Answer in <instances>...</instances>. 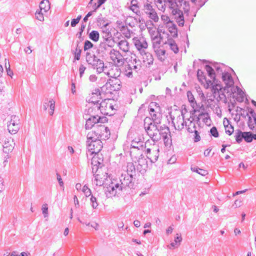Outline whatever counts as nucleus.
Wrapping results in <instances>:
<instances>
[{
  "mask_svg": "<svg viewBox=\"0 0 256 256\" xmlns=\"http://www.w3.org/2000/svg\"><path fill=\"white\" fill-rule=\"evenodd\" d=\"M86 70V67L84 64H81L80 66L79 70H78L80 77V78L82 77Z\"/></svg>",
  "mask_w": 256,
  "mask_h": 256,
  "instance_id": "obj_58",
  "label": "nucleus"
},
{
  "mask_svg": "<svg viewBox=\"0 0 256 256\" xmlns=\"http://www.w3.org/2000/svg\"><path fill=\"white\" fill-rule=\"evenodd\" d=\"M205 68L207 72L208 76L210 77V78L212 79V80H206V76L204 74V72L200 70H198L197 72L198 78L199 80V81H200L202 82H205L206 84V88H208V87L210 86L212 88V86H213L212 85L213 84H209V82H210V83H213V82H214H214L218 81L220 84V82H219L218 80H216L215 78V74L214 72V69L212 66H210L208 65H206Z\"/></svg>",
  "mask_w": 256,
  "mask_h": 256,
  "instance_id": "obj_6",
  "label": "nucleus"
},
{
  "mask_svg": "<svg viewBox=\"0 0 256 256\" xmlns=\"http://www.w3.org/2000/svg\"><path fill=\"white\" fill-rule=\"evenodd\" d=\"M12 140L10 138H6L4 142L2 144L3 152L4 153L8 154L10 152H12L13 150L14 146L12 144Z\"/></svg>",
  "mask_w": 256,
  "mask_h": 256,
  "instance_id": "obj_25",
  "label": "nucleus"
},
{
  "mask_svg": "<svg viewBox=\"0 0 256 256\" xmlns=\"http://www.w3.org/2000/svg\"><path fill=\"white\" fill-rule=\"evenodd\" d=\"M180 122L178 121L176 124L178 126V130H181L184 128V126H185L187 130L189 132L193 133L194 131L196 130V123L194 120V118L193 116H190L186 120H184V117L179 116L178 118Z\"/></svg>",
  "mask_w": 256,
  "mask_h": 256,
  "instance_id": "obj_9",
  "label": "nucleus"
},
{
  "mask_svg": "<svg viewBox=\"0 0 256 256\" xmlns=\"http://www.w3.org/2000/svg\"><path fill=\"white\" fill-rule=\"evenodd\" d=\"M106 74L109 77L113 78L114 79L117 78L120 75V69L116 66L114 68H111L108 70H106Z\"/></svg>",
  "mask_w": 256,
  "mask_h": 256,
  "instance_id": "obj_23",
  "label": "nucleus"
},
{
  "mask_svg": "<svg viewBox=\"0 0 256 256\" xmlns=\"http://www.w3.org/2000/svg\"><path fill=\"white\" fill-rule=\"evenodd\" d=\"M200 118H202L204 120V122L205 123H207L208 120L209 118L208 114V113L202 112L199 115V116L196 118H197L196 120L198 122L200 120Z\"/></svg>",
  "mask_w": 256,
  "mask_h": 256,
  "instance_id": "obj_49",
  "label": "nucleus"
},
{
  "mask_svg": "<svg viewBox=\"0 0 256 256\" xmlns=\"http://www.w3.org/2000/svg\"><path fill=\"white\" fill-rule=\"evenodd\" d=\"M36 17L37 20L40 21L42 22L44 20V14L42 12L36 11Z\"/></svg>",
  "mask_w": 256,
  "mask_h": 256,
  "instance_id": "obj_53",
  "label": "nucleus"
},
{
  "mask_svg": "<svg viewBox=\"0 0 256 256\" xmlns=\"http://www.w3.org/2000/svg\"><path fill=\"white\" fill-rule=\"evenodd\" d=\"M155 52L158 58L162 62L164 61L165 58V50L160 48H158L155 50Z\"/></svg>",
  "mask_w": 256,
  "mask_h": 256,
  "instance_id": "obj_36",
  "label": "nucleus"
},
{
  "mask_svg": "<svg viewBox=\"0 0 256 256\" xmlns=\"http://www.w3.org/2000/svg\"><path fill=\"white\" fill-rule=\"evenodd\" d=\"M244 132H242L240 130H237L236 131L234 137H235L236 142L240 144L242 142V140L244 138Z\"/></svg>",
  "mask_w": 256,
  "mask_h": 256,
  "instance_id": "obj_40",
  "label": "nucleus"
},
{
  "mask_svg": "<svg viewBox=\"0 0 256 256\" xmlns=\"http://www.w3.org/2000/svg\"><path fill=\"white\" fill-rule=\"evenodd\" d=\"M161 19L164 22L167 24L168 25V23L172 22L170 20V18L166 15H162Z\"/></svg>",
  "mask_w": 256,
  "mask_h": 256,
  "instance_id": "obj_61",
  "label": "nucleus"
},
{
  "mask_svg": "<svg viewBox=\"0 0 256 256\" xmlns=\"http://www.w3.org/2000/svg\"><path fill=\"white\" fill-rule=\"evenodd\" d=\"M214 72L215 74V78L222 77V81L226 86H232L234 84V80L231 74L226 71L227 68L224 64L221 63H216L214 64Z\"/></svg>",
  "mask_w": 256,
  "mask_h": 256,
  "instance_id": "obj_4",
  "label": "nucleus"
},
{
  "mask_svg": "<svg viewBox=\"0 0 256 256\" xmlns=\"http://www.w3.org/2000/svg\"><path fill=\"white\" fill-rule=\"evenodd\" d=\"M101 100L100 92L99 89H96L88 99V103L98 104Z\"/></svg>",
  "mask_w": 256,
  "mask_h": 256,
  "instance_id": "obj_22",
  "label": "nucleus"
},
{
  "mask_svg": "<svg viewBox=\"0 0 256 256\" xmlns=\"http://www.w3.org/2000/svg\"><path fill=\"white\" fill-rule=\"evenodd\" d=\"M86 106L88 108L84 111L86 116L88 115L92 116L101 117L99 116L100 112V108L98 107V104L88 103Z\"/></svg>",
  "mask_w": 256,
  "mask_h": 256,
  "instance_id": "obj_14",
  "label": "nucleus"
},
{
  "mask_svg": "<svg viewBox=\"0 0 256 256\" xmlns=\"http://www.w3.org/2000/svg\"><path fill=\"white\" fill-rule=\"evenodd\" d=\"M210 132L211 134L214 138H218V132L215 126H213L210 130Z\"/></svg>",
  "mask_w": 256,
  "mask_h": 256,
  "instance_id": "obj_59",
  "label": "nucleus"
},
{
  "mask_svg": "<svg viewBox=\"0 0 256 256\" xmlns=\"http://www.w3.org/2000/svg\"><path fill=\"white\" fill-rule=\"evenodd\" d=\"M119 48L124 52H130V46L129 42L125 39L120 40L117 44Z\"/></svg>",
  "mask_w": 256,
  "mask_h": 256,
  "instance_id": "obj_27",
  "label": "nucleus"
},
{
  "mask_svg": "<svg viewBox=\"0 0 256 256\" xmlns=\"http://www.w3.org/2000/svg\"><path fill=\"white\" fill-rule=\"evenodd\" d=\"M227 123L228 124H226V122L224 121V122L226 132L228 135H231L234 131V127L231 124L229 125L228 120H227Z\"/></svg>",
  "mask_w": 256,
  "mask_h": 256,
  "instance_id": "obj_42",
  "label": "nucleus"
},
{
  "mask_svg": "<svg viewBox=\"0 0 256 256\" xmlns=\"http://www.w3.org/2000/svg\"><path fill=\"white\" fill-rule=\"evenodd\" d=\"M209 84H213L212 86V94L214 98H220V100L226 98L225 93L228 94V96H231L232 94H236L239 96V99L240 101H242L244 98V92L238 86H234V84L232 86H226L222 88L221 84L218 82H214Z\"/></svg>",
  "mask_w": 256,
  "mask_h": 256,
  "instance_id": "obj_3",
  "label": "nucleus"
},
{
  "mask_svg": "<svg viewBox=\"0 0 256 256\" xmlns=\"http://www.w3.org/2000/svg\"><path fill=\"white\" fill-rule=\"evenodd\" d=\"M154 22L151 20H150L146 22V26L149 32H151V31H154Z\"/></svg>",
  "mask_w": 256,
  "mask_h": 256,
  "instance_id": "obj_47",
  "label": "nucleus"
},
{
  "mask_svg": "<svg viewBox=\"0 0 256 256\" xmlns=\"http://www.w3.org/2000/svg\"><path fill=\"white\" fill-rule=\"evenodd\" d=\"M155 4L159 10L164 12L167 5L172 10L178 24L180 26L184 25V16L182 10V4L186 6V2L183 0H156Z\"/></svg>",
  "mask_w": 256,
  "mask_h": 256,
  "instance_id": "obj_2",
  "label": "nucleus"
},
{
  "mask_svg": "<svg viewBox=\"0 0 256 256\" xmlns=\"http://www.w3.org/2000/svg\"><path fill=\"white\" fill-rule=\"evenodd\" d=\"M144 142L142 140L141 138H135L132 141L131 148H130V154L133 156V154L135 150H137L138 152H142V150L144 148Z\"/></svg>",
  "mask_w": 256,
  "mask_h": 256,
  "instance_id": "obj_18",
  "label": "nucleus"
},
{
  "mask_svg": "<svg viewBox=\"0 0 256 256\" xmlns=\"http://www.w3.org/2000/svg\"><path fill=\"white\" fill-rule=\"evenodd\" d=\"M152 38L154 48H160L159 46L160 44L161 38L160 36H156Z\"/></svg>",
  "mask_w": 256,
  "mask_h": 256,
  "instance_id": "obj_41",
  "label": "nucleus"
},
{
  "mask_svg": "<svg viewBox=\"0 0 256 256\" xmlns=\"http://www.w3.org/2000/svg\"><path fill=\"white\" fill-rule=\"evenodd\" d=\"M71 82H72L71 90H72V92L73 94H74L76 92V79H75L74 80L72 79Z\"/></svg>",
  "mask_w": 256,
  "mask_h": 256,
  "instance_id": "obj_63",
  "label": "nucleus"
},
{
  "mask_svg": "<svg viewBox=\"0 0 256 256\" xmlns=\"http://www.w3.org/2000/svg\"><path fill=\"white\" fill-rule=\"evenodd\" d=\"M82 18V16H78L76 18H74L72 20L71 22V26L72 27H74L80 22V20Z\"/></svg>",
  "mask_w": 256,
  "mask_h": 256,
  "instance_id": "obj_57",
  "label": "nucleus"
},
{
  "mask_svg": "<svg viewBox=\"0 0 256 256\" xmlns=\"http://www.w3.org/2000/svg\"><path fill=\"white\" fill-rule=\"evenodd\" d=\"M167 26L171 36L174 38L178 36V30L176 25L172 22H170L168 23V25Z\"/></svg>",
  "mask_w": 256,
  "mask_h": 256,
  "instance_id": "obj_33",
  "label": "nucleus"
},
{
  "mask_svg": "<svg viewBox=\"0 0 256 256\" xmlns=\"http://www.w3.org/2000/svg\"><path fill=\"white\" fill-rule=\"evenodd\" d=\"M40 9L41 12H47L50 9L48 0H42L40 4Z\"/></svg>",
  "mask_w": 256,
  "mask_h": 256,
  "instance_id": "obj_30",
  "label": "nucleus"
},
{
  "mask_svg": "<svg viewBox=\"0 0 256 256\" xmlns=\"http://www.w3.org/2000/svg\"><path fill=\"white\" fill-rule=\"evenodd\" d=\"M130 9L132 10L134 13H135L138 16L140 15V6L138 4L137 5H132L130 7Z\"/></svg>",
  "mask_w": 256,
  "mask_h": 256,
  "instance_id": "obj_46",
  "label": "nucleus"
},
{
  "mask_svg": "<svg viewBox=\"0 0 256 256\" xmlns=\"http://www.w3.org/2000/svg\"><path fill=\"white\" fill-rule=\"evenodd\" d=\"M42 210L44 218L48 217V206L47 204H44L42 206Z\"/></svg>",
  "mask_w": 256,
  "mask_h": 256,
  "instance_id": "obj_50",
  "label": "nucleus"
},
{
  "mask_svg": "<svg viewBox=\"0 0 256 256\" xmlns=\"http://www.w3.org/2000/svg\"><path fill=\"white\" fill-rule=\"evenodd\" d=\"M82 191L86 197L90 196L92 194L91 190L86 185L83 186Z\"/></svg>",
  "mask_w": 256,
  "mask_h": 256,
  "instance_id": "obj_52",
  "label": "nucleus"
},
{
  "mask_svg": "<svg viewBox=\"0 0 256 256\" xmlns=\"http://www.w3.org/2000/svg\"><path fill=\"white\" fill-rule=\"evenodd\" d=\"M158 124L155 120H152L147 118L144 120V128L148 134L152 138V142H158L160 139Z\"/></svg>",
  "mask_w": 256,
  "mask_h": 256,
  "instance_id": "obj_5",
  "label": "nucleus"
},
{
  "mask_svg": "<svg viewBox=\"0 0 256 256\" xmlns=\"http://www.w3.org/2000/svg\"><path fill=\"white\" fill-rule=\"evenodd\" d=\"M148 110L150 112V114L152 118V120H155V122L157 124H160V120L158 116H160V108H156L155 109H154L152 108H148Z\"/></svg>",
  "mask_w": 256,
  "mask_h": 256,
  "instance_id": "obj_24",
  "label": "nucleus"
},
{
  "mask_svg": "<svg viewBox=\"0 0 256 256\" xmlns=\"http://www.w3.org/2000/svg\"><path fill=\"white\" fill-rule=\"evenodd\" d=\"M133 42L140 53L144 52L148 48V43L144 37H134L133 38Z\"/></svg>",
  "mask_w": 256,
  "mask_h": 256,
  "instance_id": "obj_15",
  "label": "nucleus"
},
{
  "mask_svg": "<svg viewBox=\"0 0 256 256\" xmlns=\"http://www.w3.org/2000/svg\"><path fill=\"white\" fill-rule=\"evenodd\" d=\"M112 38H110V42L104 41V42L101 43V44H100V47L103 48L104 49H106V46H109L110 48L112 47L113 42H112Z\"/></svg>",
  "mask_w": 256,
  "mask_h": 256,
  "instance_id": "obj_55",
  "label": "nucleus"
},
{
  "mask_svg": "<svg viewBox=\"0 0 256 256\" xmlns=\"http://www.w3.org/2000/svg\"><path fill=\"white\" fill-rule=\"evenodd\" d=\"M144 146L147 158L152 162H155L159 156L160 150L158 146L155 144L154 142L151 144L148 141L145 142Z\"/></svg>",
  "mask_w": 256,
  "mask_h": 256,
  "instance_id": "obj_7",
  "label": "nucleus"
},
{
  "mask_svg": "<svg viewBox=\"0 0 256 256\" xmlns=\"http://www.w3.org/2000/svg\"><path fill=\"white\" fill-rule=\"evenodd\" d=\"M244 139L247 142H250L253 140V134L251 132H244Z\"/></svg>",
  "mask_w": 256,
  "mask_h": 256,
  "instance_id": "obj_44",
  "label": "nucleus"
},
{
  "mask_svg": "<svg viewBox=\"0 0 256 256\" xmlns=\"http://www.w3.org/2000/svg\"><path fill=\"white\" fill-rule=\"evenodd\" d=\"M191 170L192 171L196 172L203 176H206L208 174L206 170L200 168L198 167H192Z\"/></svg>",
  "mask_w": 256,
  "mask_h": 256,
  "instance_id": "obj_45",
  "label": "nucleus"
},
{
  "mask_svg": "<svg viewBox=\"0 0 256 256\" xmlns=\"http://www.w3.org/2000/svg\"><path fill=\"white\" fill-rule=\"evenodd\" d=\"M120 30L124 36L128 38H130L131 34H133V32L129 30L126 26H122Z\"/></svg>",
  "mask_w": 256,
  "mask_h": 256,
  "instance_id": "obj_37",
  "label": "nucleus"
},
{
  "mask_svg": "<svg viewBox=\"0 0 256 256\" xmlns=\"http://www.w3.org/2000/svg\"><path fill=\"white\" fill-rule=\"evenodd\" d=\"M96 154L93 156L92 160V164L94 166H96V168H98L99 167H101L102 162V160L100 158L98 160V156H96Z\"/></svg>",
  "mask_w": 256,
  "mask_h": 256,
  "instance_id": "obj_38",
  "label": "nucleus"
},
{
  "mask_svg": "<svg viewBox=\"0 0 256 256\" xmlns=\"http://www.w3.org/2000/svg\"><path fill=\"white\" fill-rule=\"evenodd\" d=\"M104 130H108V127H106L104 125L100 124L96 126H94V130L96 134L99 138H102V135L104 134Z\"/></svg>",
  "mask_w": 256,
  "mask_h": 256,
  "instance_id": "obj_29",
  "label": "nucleus"
},
{
  "mask_svg": "<svg viewBox=\"0 0 256 256\" xmlns=\"http://www.w3.org/2000/svg\"><path fill=\"white\" fill-rule=\"evenodd\" d=\"M90 200L92 208L94 209L96 208L98 206V203L97 202L96 198L93 196H92Z\"/></svg>",
  "mask_w": 256,
  "mask_h": 256,
  "instance_id": "obj_51",
  "label": "nucleus"
},
{
  "mask_svg": "<svg viewBox=\"0 0 256 256\" xmlns=\"http://www.w3.org/2000/svg\"><path fill=\"white\" fill-rule=\"evenodd\" d=\"M166 44H168L170 50H172L175 54H176L178 52V48L172 39H168V42L165 43Z\"/></svg>",
  "mask_w": 256,
  "mask_h": 256,
  "instance_id": "obj_31",
  "label": "nucleus"
},
{
  "mask_svg": "<svg viewBox=\"0 0 256 256\" xmlns=\"http://www.w3.org/2000/svg\"><path fill=\"white\" fill-rule=\"evenodd\" d=\"M95 131L92 130L91 132H90L87 134V141L86 142H92L96 140H98L100 139L99 137L98 136Z\"/></svg>",
  "mask_w": 256,
  "mask_h": 256,
  "instance_id": "obj_34",
  "label": "nucleus"
},
{
  "mask_svg": "<svg viewBox=\"0 0 256 256\" xmlns=\"http://www.w3.org/2000/svg\"><path fill=\"white\" fill-rule=\"evenodd\" d=\"M141 68L140 62L136 58L131 60L128 64L125 66V75L130 78L132 76V70L138 72Z\"/></svg>",
  "mask_w": 256,
  "mask_h": 256,
  "instance_id": "obj_11",
  "label": "nucleus"
},
{
  "mask_svg": "<svg viewBox=\"0 0 256 256\" xmlns=\"http://www.w3.org/2000/svg\"><path fill=\"white\" fill-rule=\"evenodd\" d=\"M126 172H124V174H132V176H134L135 174V166L132 162H128L126 167Z\"/></svg>",
  "mask_w": 256,
  "mask_h": 256,
  "instance_id": "obj_35",
  "label": "nucleus"
},
{
  "mask_svg": "<svg viewBox=\"0 0 256 256\" xmlns=\"http://www.w3.org/2000/svg\"><path fill=\"white\" fill-rule=\"evenodd\" d=\"M110 100H102L100 103H98V107H100V114L104 115H108L109 114L108 108L112 107V105L111 104H108V102Z\"/></svg>",
  "mask_w": 256,
  "mask_h": 256,
  "instance_id": "obj_20",
  "label": "nucleus"
},
{
  "mask_svg": "<svg viewBox=\"0 0 256 256\" xmlns=\"http://www.w3.org/2000/svg\"><path fill=\"white\" fill-rule=\"evenodd\" d=\"M187 96H188L189 102L191 104V106L193 108H194L196 104V103L195 100L191 92L188 91L187 92Z\"/></svg>",
  "mask_w": 256,
  "mask_h": 256,
  "instance_id": "obj_43",
  "label": "nucleus"
},
{
  "mask_svg": "<svg viewBox=\"0 0 256 256\" xmlns=\"http://www.w3.org/2000/svg\"><path fill=\"white\" fill-rule=\"evenodd\" d=\"M50 110H48V114L52 116L54 114L55 108V102L53 100H50Z\"/></svg>",
  "mask_w": 256,
  "mask_h": 256,
  "instance_id": "obj_48",
  "label": "nucleus"
},
{
  "mask_svg": "<svg viewBox=\"0 0 256 256\" xmlns=\"http://www.w3.org/2000/svg\"><path fill=\"white\" fill-rule=\"evenodd\" d=\"M102 24L103 26L102 28V38L104 39V41L110 42V38H112V34L110 30L107 28L108 23H103Z\"/></svg>",
  "mask_w": 256,
  "mask_h": 256,
  "instance_id": "obj_21",
  "label": "nucleus"
},
{
  "mask_svg": "<svg viewBox=\"0 0 256 256\" xmlns=\"http://www.w3.org/2000/svg\"><path fill=\"white\" fill-rule=\"evenodd\" d=\"M138 154H140V156L138 159L136 158V161L135 162V163L136 164L138 170L142 174L147 170L148 162L142 152H140Z\"/></svg>",
  "mask_w": 256,
  "mask_h": 256,
  "instance_id": "obj_17",
  "label": "nucleus"
},
{
  "mask_svg": "<svg viewBox=\"0 0 256 256\" xmlns=\"http://www.w3.org/2000/svg\"><path fill=\"white\" fill-rule=\"evenodd\" d=\"M142 56V62L145 64H152L154 62V58L152 54L146 51L144 52L140 53Z\"/></svg>",
  "mask_w": 256,
  "mask_h": 256,
  "instance_id": "obj_26",
  "label": "nucleus"
},
{
  "mask_svg": "<svg viewBox=\"0 0 256 256\" xmlns=\"http://www.w3.org/2000/svg\"><path fill=\"white\" fill-rule=\"evenodd\" d=\"M86 123L85 124V128L86 130L90 129L92 128H94L96 126H94L95 124L98 123H104L106 120V117H98V116H90V118H87Z\"/></svg>",
  "mask_w": 256,
  "mask_h": 256,
  "instance_id": "obj_16",
  "label": "nucleus"
},
{
  "mask_svg": "<svg viewBox=\"0 0 256 256\" xmlns=\"http://www.w3.org/2000/svg\"><path fill=\"white\" fill-rule=\"evenodd\" d=\"M99 178H100L99 174H96L94 176V183L96 186H101L104 184V183H103V182L102 180H99Z\"/></svg>",
  "mask_w": 256,
  "mask_h": 256,
  "instance_id": "obj_54",
  "label": "nucleus"
},
{
  "mask_svg": "<svg viewBox=\"0 0 256 256\" xmlns=\"http://www.w3.org/2000/svg\"><path fill=\"white\" fill-rule=\"evenodd\" d=\"M154 0H144V2L143 8H146L149 6L150 7L152 6V4Z\"/></svg>",
  "mask_w": 256,
  "mask_h": 256,
  "instance_id": "obj_60",
  "label": "nucleus"
},
{
  "mask_svg": "<svg viewBox=\"0 0 256 256\" xmlns=\"http://www.w3.org/2000/svg\"><path fill=\"white\" fill-rule=\"evenodd\" d=\"M194 142H199L200 140V136L199 132L197 130H196V131H194Z\"/></svg>",
  "mask_w": 256,
  "mask_h": 256,
  "instance_id": "obj_62",
  "label": "nucleus"
},
{
  "mask_svg": "<svg viewBox=\"0 0 256 256\" xmlns=\"http://www.w3.org/2000/svg\"><path fill=\"white\" fill-rule=\"evenodd\" d=\"M160 108V106L158 104L155 102H151L148 106V108H152L154 109H155L156 108Z\"/></svg>",
  "mask_w": 256,
  "mask_h": 256,
  "instance_id": "obj_64",
  "label": "nucleus"
},
{
  "mask_svg": "<svg viewBox=\"0 0 256 256\" xmlns=\"http://www.w3.org/2000/svg\"><path fill=\"white\" fill-rule=\"evenodd\" d=\"M86 60L89 64L92 65V68L96 70L98 74L102 72L104 73L108 69L106 66H104L103 60L98 58L95 55L87 54Z\"/></svg>",
  "mask_w": 256,
  "mask_h": 256,
  "instance_id": "obj_8",
  "label": "nucleus"
},
{
  "mask_svg": "<svg viewBox=\"0 0 256 256\" xmlns=\"http://www.w3.org/2000/svg\"><path fill=\"white\" fill-rule=\"evenodd\" d=\"M20 119L18 116H12L8 123V130L11 134H16L20 128Z\"/></svg>",
  "mask_w": 256,
  "mask_h": 256,
  "instance_id": "obj_12",
  "label": "nucleus"
},
{
  "mask_svg": "<svg viewBox=\"0 0 256 256\" xmlns=\"http://www.w3.org/2000/svg\"><path fill=\"white\" fill-rule=\"evenodd\" d=\"M134 186L133 176L132 174L122 173L119 180H114L108 184L104 186V192L107 198H112L120 194L127 187L132 188Z\"/></svg>",
  "mask_w": 256,
  "mask_h": 256,
  "instance_id": "obj_1",
  "label": "nucleus"
},
{
  "mask_svg": "<svg viewBox=\"0 0 256 256\" xmlns=\"http://www.w3.org/2000/svg\"><path fill=\"white\" fill-rule=\"evenodd\" d=\"M89 38L94 42H97L100 38L99 32L96 30H92L89 34Z\"/></svg>",
  "mask_w": 256,
  "mask_h": 256,
  "instance_id": "obj_39",
  "label": "nucleus"
},
{
  "mask_svg": "<svg viewBox=\"0 0 256 256\" xmlns=\"http://www.w3.org/2000/svg\"><path fill=\"white\" fill-rule=\"evenodd\" d=\"M182 241V238L181 236L179 234H177L176 235V236L174 238V242H172L170 244V246H168V247L170 249L172 248H172H178L180 245Z\"/></svg>",
  "mask_w": 256,
  "mask_h": 256,
  "instance_id": "obj_32",
  "label": "nucleus"
},
{
  "mask_svg": "<svg viewBox=\"0 0 256 256\" xmlns=\"http://www.w3.org/2000/svg\"><path fill=\"white\" fill-rule=\"evenodd\" d=\"M94 46V44L89 40H86L84 42V50H87L90 48H92Z\"/></svg>",
  "mask_w": 256,
  "mask_h": 256,
  "instance_id": "obj_56",
  "label": "nucleus"
},
{
  "mask_svg": "<svg viewBox=\"0 0 256 256\" xmlns=\"http://www.w3.org/2000/svg\"><path fill=\"white\" fill-rule=\"evenodd\" d=\"M87 143V148L89 152L92 154H94L98 156V153L100 151L102 148V142L100 140H96L92 142H90Z\"/></svg>",
  "mask_w": 256,
  "mask_h": 256,
  "instance_id": "obj_13",
  "label": "nucleus"
},
{
  "mask_svg": "<svg viewBox=\"0 0 256 256\" xmlns=\"http://www.w3.org/2000/svg\"><path fill=\"white\" fill-rule=\"evenodd\" d=\"M108 56L112 63L117 67L122 66L126 61L124 56L118 50L110 49L108 52Z\"/></svg>",
  "mask_w": 256,
  "mask_h": 256,
  "instance_id": "obj_10",
  "label": "nucleus"
},
{
  "mask_svg": "<svg viewBox=\"0 0 256 256\" xmlns=\"http://www.w3.org/2000/svg\"><path fill=\"white\" fill-rule=\"evenodd\" d=\"M108 84L111 86L110 90H112L118 91L120 90L122 87L121 82L118 78L113 80H110Z\"/></svg>",
  "mask_w": 256,
  "mask_h": 256,
  "instance_id": "obj_28",
  "label": "nucleus"
},
{
  "mask_svg": "<svg viewBox=\"0 0 256 256\" xmlns=\"http://www.w3.org/2000/svg\"><path fill=\"white\" fill-rule=\"evenodd\" d=\"M142 10L147 17L154 22H158L159 20V17L156 12L152 6H149L146 8H143Z\"/></svg>",
  "mask_w": 256,
  "mask_h": 256,
  "instance_id": "obj_19",
  "label": "nucleus"
}]
</instances>
